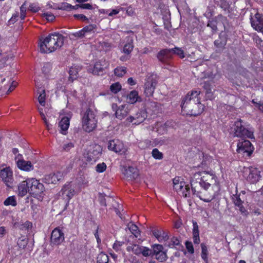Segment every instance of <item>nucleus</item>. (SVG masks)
Returning a JSON list of instances; mask_svg holds the SVG:
<instances>
[{
	"label": "nucleus",
	"instance_id": "1",
	"mask_svg": "<svg viewBox=\"0 0 263 263\" xmlns=\"http://www.w3.org/2000/svg\"><path fill=\"white\" fill-rule=\"evenodd\" d=\"M200 91L193 90L189 92L183 99L181 107L185 114L196 116L203 112L204 106L200 102Z\"/></svg>",
	"mask_w": 263,
	"mask_h": 263
},
{
	"label": "nucleus",
	"instance_id": "2",
	"mask_svg": "<svg viewBox=\"0 0 263 263\" xmlns=\"http://www.w3.org/2000/svg\"><path fill=\"white\" fill-rule=\"evenodd\" d=\"M217 177L208 172H198L194 174L190 181L192 191L197 195L201 192V190H208L213 184H216Z\"/></svg>",
	"mask_w": 263,
	"mask_h": 263
},
{
	"label": "nucleus",
	"instance_id": "3",
	"mask_svg": "<svg viewBox=\"0 0 263 263\" xmlns=\"http://www.w3.org/2000/svg\"><path fill=\"white\" fill-rule=\"evenodd\" d=\"M40 51L42 53H50L60 48L64 43V36L59 33L49 34L42 41L40 40Z\"/></svg>",
	"mask_w": 263,
	"mask_h": 263
},
{
	"label": "nucleus",
	"instance_id": "4",
	"mask_svg": "<svg viewBox=\"0 0 263 263\" xmlns=\"http://www.w3.org/2000/svg\"><path fill=\"white\" fill-rule=\"evenodd\" d=\"M249 126V125H246L242 120H237L232 127L234 136L240 138H253V130Z\"/></svg>",
	"mask_w": 263,
	"mask_h": 263
},
{
	"label": "nucleus",
	"instance_id": "5",
	"mask_svg": "<svg viewBox=\"0 0 263 263\" xmlns=\"http://www.w3.org/2000/svg\"><path fill=\"white\" fill-rule=\"evenodd\" d=\"M80 192V190L76 188V185L71 182L66 183L62 186L59 193V196L65 201V209L69 205L70 199Z\"/></svg>",
	"mask_w": 263,
	"mask_h": 263
},
{
	"label": "nucleus",
	"instance_id": "6",
	"mask_svg": "<svg viewBox=\"0 0 263 263\" xmlns=\"http://www.w3.org/2000/svg\"><path fill=\"white\" fill-rule=\"evenodd\" d=\"M83 128L86 132H92L96 127L97 120L94 112L89 108L87 109L82 118Z\"/></svg>",
	"mask_w": 263,
	"mask_h": 263
},
{
	"label": "nucleus",
	"instance_id": "7",
	"mask_svg": "<svg viewBox=\"0 0 263 263\" xmlns=\"http://www.w3.org/2000/svg\"><path fill=\"white\" fill-rule=\"evenodd\" d=\"M29 182H30L29 194L39 200L42 199L45 195V188L44 185L40 182L39 180L34 178H29Z\"/></svg>",
	"mask_w": 263,
	"mask_h": 263
},
{
	"label": "nucleus",
	"instance_id": "8",
	"mask_svg": "<svg viewBox=\"0 0 263 263\" xmlns=\"http://www.w3.org/2000/svg\"><path fill=\"white\" fill-rule=\"evenodd\" d=\"M173 182L174 190H175L179 195L184 197L190 196V187L189 185H186L184 181H181L179 178H175Z\"/></svg>",
	"mask_w": 263,
	"mask_h": 263
},
{
	"label": "nucleus",
	"instance_id": "9",
	"mask_svg": "<svg viewBox=\"0 0 263 263\" xmlns=\"http://www.w3.org/2000/svg\"><path fill=\"white\" fill-rule=\"evenodd\" d=\"M237 152L242 154L244 156L250 157L254 150L252 144L248 140L239 141L237 143Z\"/></svg>",
	"mask_w": 263,
	"mask_h": 263
},
{
	"label": "nucleus",
	"instance_id": "10",
	"mask_svg": "<svg viewBox=\"0 0 263 263\" xmlns=\"http://www.w3.org/2000/svg\"><path fill=\"white\" fill-rule=\"evenodd\" d=\"M111 108L113 111H115L116 118L120 120L124 119L129 112V109L125 104L118 106L117 104L112 103Z\"/></svg>",
	"mask_w": 263,
	"mask_h": 263
},
{
	"label": "nucleus",
	"instance_id": "11",
	"mask_svg": "<svg viewBox=\"0 0 263 263\" xmlns=\"http://www.w3.org/2000/svg\"><path fill=\"white\" fill-rule=\"evenodd\" d=\"M102 148L98 144H95L89 150L87 154V161L92 163L96 162L102 154Z\"/></svg>",
	"mask_w": 263,
	"mask_h": 263
},
{
	"label": "nucleus",
	"instance_id": "12",
	"mask_svg": "<svg viewBox=\"0 0 263 263\" xmlns=\"http://www.w3.org/2000/svg\"><path fill=\"white\" fill-rule=\"evenodd\" d=\"M0 176L2 180L8 187H11L13 182V173L9 167L1 171Z\"/></svg>",
	"mask_w": 263,
	"mask_h": 263
},
{
	"label": "nucleus",
	"instance_id": "13",
	"mask_svg": "<svg viewBox=\"0 0 263 263\" xmlns=\"http://www.w3.org/2000/svg\"><path fill=\"white\" fill-rule=\"evenodd\" d=\"M107 147L108 149L120 154H124L125 152L123 144L118 139L109 140L108 142Z\"/></svg>",
	"mask_w": 263,
	"mask_h": 263
},
{
	"label": "nucleus",
	"instance_id": "14",
	"mask_svg": "<svg viewBox=\"0 0 263 263\" xmlns=\"http://www.w3.org/2000/svg\"><path fill=\"white\" fill-rule=\"evenodd\" d=\"M157 84V80L153 78H148L144 84V93L146 97L153 96L156 86Z\"/></svg>",
	"mask_w": 263,
	"mask_h": 263
},
{
	"label": "nucleus",
	"instance_id": "15",
	"mask_svg": "<svg viewBox=\"0 0 263 263\" xmlns=\"http://www.w3.org/2000/svg\"><path fill=\"white\" fill-rule=\"evenodd\" d=\"M64 240V234L59 228H55L51 233V242L52 244L58 245Z\"/></svg>",
	"mask_w": 263,
	"mask_h": 263
},
{
	"label": "nucleus",
	"instance_id": "16",
	"mask_svg": "<svg viewBox=\"0 0 263 263\" xmlns=\"http://www.w3.org/2000/svg\"><path fill=\"white\" fill-rule=\"evenodd\" d=\"M63 178V174L60 172L45 175L42 179L43 182L47 184H57Z\"/></svg>",
	"mask_w": 263,
	"mask_h": 263
},
{
	"label": "nucleus",
	"instance_id": "17",
	"mask_svg": "<svg viewBox=\"0 0 263 263\" xmlns=\"http://www.w3.org/2000/svg\"><path fill=\"white\" fill-rule=\"evenodd\" d=\"M109 66L108 61L105 59H101L99 61L97 62L93 67L92 73L94 74H102L104 70Z\"/></svg>",
	"mask_w": 263,
	"mask_h": 263
},
{
	"label": "nucleus",
	"instance_id": "18",
	"mask_svg": "<svg viewBox=\"0 0 263 263\" xmlns=\"http://www.w3.org/2000/svg\"><path fill=\"white\" fill-rule=\"evenodd\" d=\"M171 51L170 49L161 50L157 55L159 61L163 64H167L172 58Z\"/></svg>",
	"mask_w": 263,
	"mask_h": 263
},
{
	"label": "nucleus",
	"instance_id": "19",
	"mask_svg": "<svg viewBox=\"0 0 263 263\" xmlns=\"http://www.w3.org/2000/svg\"><path fill=\"white\" fill-rule=\"evenodd\" d=\"M249 174L247 177V180L250 183H255L260 178V171L257 168L253 167L249 168Z\"/></svg>",
	"mask_w": 263,
	"mask_h": 263
},
{
	"label": "nucleus",
	"instance_id": "20",
	"mask_svg": "<svg viewBox=\"0 0 263 263\" xmlns=\"http://www.w3.org/2000/svg\"><path fill=\"white\" fill-rule=\"evenodd\" d=\"M123 174L128 180H134L138 177L139 172L136 168L129 166L124 170Z\"/></svg>",
	"mask_w": 263,
	"mask_h": 263
},
{
	"label": "nucleus",
	"instance_id": "21",
	"mask_svg": "<svg viewBox=\"0 0 263 263\" xmlns=\"http://www.w3.org/2000/svg\"><path fill=\"white\" fill-rule=\"evenodd\" d=\"M29 179H27L21 182L18 185V195L19 196L23 197L25 196L28 192L29 193V186L30 182H29Z\"/></svg>",
	"mask_w": 263,
	"mask_h": 263
},
{
	"label": "nucleus",
	"instance_id": "22",
	"mask_svg": "<svg viewBox=\"0 0 263 263\" xmlns=\"http://www.w3.org/2000/svg\"><path fill=\"white\" fill-rule=\"evenodd\" d=\"M203 87L205 90V97L206 100H212L215 98V96L212 91V84L210 81L204 82Z\"/></svg>",
	"mask_w": 263,
	"mask_h": 263
},
{
	"label": "nucleus",
	"instance_id": "23",
	"mask_svg": "<svg viewBox=\"0 0 263 263\" xmlns=\"http://www.w3.org/2000/svg\"><path fill=\"white\" fill-rule=\"evenodd\" d=\"M70 119L68 117H64L59 123L60 128V132L63 135H66L67 130L69 126Z\"/></svg>",
	"mask_w": 263,
	"mask_h": 263
},
{
	"label": "nucleus",
	"instance_id": "24",
	"mask_svg": "<svg viewBox=\"0 0 263 263\" xmlns=\"http://www.w3.org/2000/svg\"><path fill=\"white\" fill-rule=\"evenodd\" d=\"M126 102L129 104H134L137 102H140L141 98L138 96V93L136 90L131 91L126 96Z\"/></svg>",
	"mask_w": 263,
	"mask_h": 263
},
{
	"label": "nucleus",
	"instance_id": "25",
	"mask_svg": "<svg viewBox=\"0 0 263 263\" xmlns=\"http://www.w3.org/2000/svg\"><path fill=\"white\" fill-rule=\"evenodd\" d=\"M17 166L22 170L29 171L33 169V166L30 161L25 160H19L17 162Z\"/></svg>",
	"mask_w": 263,
	"mask_h": 263
},
{
	"label": "nucleus",
	"instance_id": "26",
	"mask_svg": "<svg viewBox=\"0 0 263 263\" xmlns=\"http://www.w3.org/2000/svg\"><path fill=\"white\" fill-rule=\"evenodd\" d=\"M134 48L133 39L132 37H128L127 39L126 43L124 45L123 48V52L126 54H129L133 51Z\"/></svg>",
	"mask_w": 263,
	"mask_h": 263
},
{
	"label": "nucleus",
	"instance_id": "27",
	"mask_svg": "<svg viewBox=\"0 0 263 263\" xmlns=\"http://www.w3.org/2000/svg\"><path fill=\"white\" fill-rule=\"evenodd\" d=\"M215 3L218 6H219L224 11L228 13L230 12V8L231 4L229 0H214Z\"/></svg>",
	"mask_w": 263,
	"mask_h": 263
},
{
	"label": "nucleus",
	"instance_id": "28",
	"mask_svg": "<svg viewBox=\"0 0 263 263\" xmlns=\"http://www.w3.org/2000/svg\"><path fill=\"white\" fill-rule=\"evenodd\" d=\"M146 117V112L144 110H140L135 115V122H134V124H139L143 122Z\"/></svg>",
	"mask_w": 263,
	"mask_h": 263
},
{
	"label": "nucleus",
	"instance_id": "29",
	"mask_svg": "<svg viewBox=\"0 0 263 263\" xmlns=\"http://www.w3.org/2000/svg\"><path fill=\"white\" fill-rule=\"evenodd\" d=\"M226 41L222 40L220 39L216 40L214 41V45L216 47V52H221L225 48L226 45Z\"/></svg>",
	"mask_w": 263,
	"mask_h": 263
},
{
	"label": "nucleus",
	"instance_id": "30",
	"mask_svg": "<svg viewBox=\"0 0 263 263\" xmlns=\"http://www.w3.org/2000/svg\"><path fill=\"white\" fill-rule=\"evenodd\" d=\"M236 192L235 195H233L232 200L235 206L240 205V204L243 203L245 197H241V194H238L237 190H236Z\"/></svg>",
	"mask_w": 263,
	"mask_h": 263
},
{
	"label": "nucleus",
	"instance_id": "31",
	"mask_svg": "<svg viewBox=\"0 0 263 263\" xmlns=\"http://www.w3.org/2000/svg\"><path fill=\"white\" fill-rule=\"evenodd\" d=\"M78 68L77 66L71 67L69 70V81L72 82L77 79L78 74Z\"/></svg>",
	"mask_w": 263,
	"mask_h": 263
},
{
	"label": "nucleus",
	"instance_id": "32",
	"mask_svg": "<svg viewBox=\"0 0 263 263\" xmlns=\"http://www.w3.org/2000/svg\"><path fill=\"white\" fill-rule=\"evenodd\" d=\"M128 228L130 232L135 237L138 238L140 235V231L138 227L133 223H130L128 224Z\"/></svg>",
	"mask_w": 263,
	"mask_h": 263
},
{
	"label": "nucleus",
	"instance_id": "33",
	"mask_svg": "<svg viewBox=\"0 0 263 263\" xmlns=\"http://www.w3.org/2000/svg\"><path fill=\"white\" fill-rule=\"evenodd\" d=\"M167 126V123L164 124L157 123L155 127V128L157 129L156 132L159 134L163 135L166 133Z\"/></svg>",
	"mask_w": 263,
	"mask_h": 263
},
{
	"label": "nucleus",
	"instance_id": "34",
	"mask_svg": "<svg viewBox=\"0 0 263 263\" xmlns=\"http://www.w3.org/2000/svg\"><path fill=\"white\" fill-rule=\"evenodd\" d=\"M108 261L109 257L106 254L101 252L98 254L97 258V263H108Z\"/></svg>",
	"mask_w": 263,
	"mask_h": 263
},
{
	"label": "nucleus",
	"instance_id": "35",
	"mask_svg": "<svg viewBox=\"0 0 263 263\" xmlns=\"http://www.w3.org/2000/svg\"><path fill=\"white\" fill-rule=\"evenodd\" d=\"M170 50H172L171 54L172 56L173 54H177L180 58L183 59L184 58V53L183 50L181 48L178 47H175L174 48L170 49Z\"/></svg>",
	"mask_w": 263,
	"mask_h": 263
},
{
	"label": "nucleus",
	"instance_id": "36",
	"mask_svg": "<svg viewBox=\"0 0 263 263\" xmlns=\"http://www.w3.org/2000/svg\"><path fill=\"white\" fill-rule=\"evenodd\" d=\"M201 256L202 258L207 263L208 262V251L207 249V247L206 245L202 243L201 244Z\"/></svg>",
	"mask_w": 263,
	"mask_h": 263
},
{
	"label": "nucleus",
	"instance_id": "37",
	"mask_svg": "<svg viewBox=\"0 0 263 263\" xmlns=\"http://www.w3.org/2000/svg\"><path fill=\"white\" fill-rule=\"evenodd\" d=\"M96 26L95 25H89L84 27L82 30L84 33L85 36L88 34L93 33V30L96 28Z\"/></svg>",
	"mask_w": 263,
	"mask_h": 263
},
{
	"label": "nucleus",
	"instance_id": "38",
	"mask_svg": "<svg viewBox=\"0 0 263 263\" xmlns=\"http://www.w3.org/2000/svg\"><path fill=\"white\" fill-rule=\"evenodd\" d=\"M126 72V68L124 67H118L114 70V73L116 76L122 77Z\"/></svg>",
	"mask_w": 263,
	"mask_h": 263
},
{
	"label": "nucleus",
	"instance_id": "39",
	"mask_svg": "<svg viewBox=\"0 0 263 263\" xmlns=\"http://www.w3.org/2000/svg\"><path fill=\"white\" fill-rule=\"evenodd\" d=\"M4 204L5 205L15 206L17 204V202L14 196H10L5 200Z\"/></svg>",
	"mask_w": 263,
	"mask_h": 263
},
{
	"label": "nucleus",
	"instance_id": "40",
	"mask_svg": "<svg viewBox=\"0 0 263 263\" xmlns=\"http://www.w3.org/2000/svg\"><path fill=\"white\" fill-rule=\"evenodd\" d=\"M153 249L152 256L163 252V247L161 245L155 244L153 246Z\"/></svg>",
	"mask_w": 263,
	"mask_h": 263
},
{
	"label": "nucleus",
	"instance_id": "41",
	"mask_svg": "<svg viewBox=\"0 0 263 263\" xmlns=\"http://www.w3.org/2000/svg\"><path fill=\"white\" fill-rule=\"evenodd\" d=\"M152 155L155 159L161 160L163 158V154L156 148L153 149Z\"/></svg>",
	"mask_w": 263,
	"mask_h": 263
},
{
	"label": "nucleus",
	"instance_id": "42",
	"mask_svg": "<svg viewBox=\"0 0 263 263\" xmlns=\"http://www.w3.org/2000/svg\"><path fill=\"white\" fill-rule=\"evenodd\" d=\"M155 255L156 258L160 262H163L167 259L166 253L164 251Z\"/></svg>",
	"mask_w": 263,
	"mask_h": 263
},
{
	"label": "nucleus",
	"instance_id": "43",
	"mask_svg": "<svg viewBox=\"0 0 263 263\" xmlns=\"http://www.w3.org/2000/svg\"><path fill=\"white\" fill-rule=\"evenodd\" d=\"M143 246H140L138 245H133L132 246V251L135 254L139 255L141 253Z\"/></svg>",
	"mask_w": 263,
	"mask_h": 263
},
{
	"label": "nucleus",
	"instance_id": "44",
	"mask_svg": "<svg viewBox=\"0 0 263 263\" xmlns=\"http://www.w3.org/2000/svg\"><path fill=\"white\" fill-rule=\"evenodd\" d=\"M180 245V240L177 237H173L171 238L170 242L167 245L170 248L178 246Z\"/></svg>",
	"mask_w": 263,
	"mask_h": 263
},
{
	"label": "nucleus",
	"instance_id": "45",
	"mask_svg": "<svg viewBox=\"0 0 263 263\" xmlns=\"http://www.w3.org/2000/svg\"><path fill=\"white\" fill-rule=\"evenodd\" d=\"M121 89V85L118 82L112 84L110 87V91L114 93H117Z\"/></svg>",
	"mask_w": 263,
	"mask_h": 263
},
{
	"label": "nucleus",
	"instance_id": "46",
	"mask_svg": "<svg viewBox=\"0 0 263 263\" xmlns=\"http://www.w3.org/2000/svg\"><path fill=\"white\" fill-rule=\"evenodd\" d=\"M84 36H85L83 32L82 31V30H81L78 32L70 33L69 34V37L71 39H74L75 38H76V39L82 38Z\"/></svg>",
	"mask_w": 263,
	"mask_h": 263
},
{
	"label": "nucleus",
	"instance_id": "47",
	"mask_svg": "<svg viewBox=\"0 0 263 263\" xmlns=\"http://www.w3.org/2000/svg\"><path fill=\"white\" fill-rule=\"evenodd\" d=\"M28 244V240L24 237L20 238L17 240V245L20 248L24 249Z\"/></svg>",
	"mask_w": 263,
	"mask_h": 263
},
{
	"label": "nucleus",
	"instance_id": "48",
	"mask_svg": "<svg viewBox=\"0 0 263 263\" xmlns=\"http://www.w3.org/2000/svg\"><path fill=\"white\" fill-rule=\"evenodd\" d=\"M45 90H43L42 92L40 94L38 97V101L40 104L43 106L45 105Z\"/></svg>",
	"mask_w": 263,
	"mask_h": 263
},
{
	"label": "nucleus",
	"instance_id": "49",
	"mask_svg": "<svg viewBox=\"0 0 263 263\" xmlns=\"http://www.w3.org/2000/svg\"><path fill=\"white\" fill-rule=\"evenodd\" d=\"M106 169V165L104 162L99 163L96 167V171L98 173H103Z\"/></svg>",
	"mask_w": 263,
	"mask_h": 263
},
{
	"label": "nucleus",
	"instance_id": "50",
	"mask_svg": "<svg viewBox=\"0 0 263 263\" xmlns=\"http://www.w3.org/2000/svg\"><path fill=\"white\" fill-rule=\"evenodd\" d=\"M71 7V4L67 3H62L59 5L57 9L59 10H63L66 11H70Z\"/></svg>",
	"mask_w": 263,
	"mask_h": 263
},
{
	"label": "nucleus",
	"instance_id": "51",
	"mask_svg": "<svg viewBox=\"0 0 263 263\" xmlns=\"http://www.w3.org/2000/svg\"><path fill=\"white\" fill-rule=\"evenodd\" d=\"M141 252H142L141 254H142L143 256L145 257H147L150 255H152V251L146 247L143 246V248L142 249Z\"/></svg>",
	"mask_w": 263,
	"mask_h": 263
},
{
	"label": "nucleus",
	"instance_id": "52",
	"mask_svg": "<svg viewBox=\"0 0 263 263\" xmlns=\"http://www.w3.org/2000/svg\"><path fill=\"white\" fill-rule=\"evenodd\" d=\"M32 223L29 221H26L24 223L21 224L20 228L22 230H29L32 228Z\"/></svg>",
	"mask_w": 263,
	"mask_h": 263
},
{
	"label": "nucleus",
	"instance_id": "53",
	"mask_svg": "<svg viewBox=\"0 0 263 263\" xmlns=\"http://www.w3.org/2000/svg\"><path fill=\"white\" fill-rule=\"evenodd\" d=\"M185 247H186V248L187 250V251L191 253V254H193L194 252V247H193V244L190 241H186L185 242Z\"/></svg>",
	"mask_w": 263,
	"mask_h": 263
},
{
	"label": "nucleus",
	"instance_id": "54",
	"mask_svg": "<svg viewBox=\"0 0 263 263\" xmlns=\"http://www.w3.org/2000/svg\"><path fill=\"white\" fill-rule=\"evenodd\" d=\"M105 195L104 193H100L99 196V200L100 204L104 206H106V199L105 198Z\"/></svg>",
	"mask_w": 263,
	"mask_h": 263
},
{
	"label": "nucleus",
	"instance_id": "55",
	"mask_svg": "<svg viewBox=\"0 0 263 263\" xmlns=\"http://www.w3.org/2000/svg\"><path fill=\"white\" fill-rule=\"evenodd\" d=\"M74 147V144L72 142H69L63 144L62 149L63 150L68 152L70 149Z\"/></svg>",
	"mask_w": 263,
	"mask_h": 263
},
{
	"label": "nucleus",
	"instance_id": "56",
	"mask_svg": "<svg viewBox=\"0 0 263 263\" xmlns=\"http://www.w3.org/2000/svg\"><path fill=\"white\" fill-rule=\"evenodd\" d=\"M29 10L33 12H37L40 10V7L35 4H31L29 6Z\"/></svg>",
	"mask_w": 263,
	"mask_h": 263
},
{
	"label": "nucleus",
	"instance_id": "57",
	"mask_svg": "<svg viewBox=\"0 0 263 263\" xmlns=\"http://www.w3.org/2000/svg\"><path fill=\"white\" fill-rule=\"evenodd\" d=\"M193 234H199V227L196 221L193 220Z\"/></svg>",
	"mask_w": 263,
	"mask_h": 263
},
{
	"label": "nucleus",
	"instance_id": "58",
	"mask_svg": "<svg viewBox=\"0 0 263 263\" xmlns=\"http://www.w3.org/2000/svg\"><path fill=\"white\" fill-rule=\"evenodd\" d=\"M18 14H13L12 17L8 21V25H11L12 24H13L17 21V18L18 17Z\"/></svg>",
	"mask_w": 263,
	"mask_h": 263
},
{
	"label": "nucleus",
	"instance_id": "59",
	"mask_svg": "<svg viewBox=\"0 0 263 263\" xmlns=\"http://www.w3.org/2000/svg\"><path fill=\"white\" fill-rule=\"evenodd\" d=\"M162 230L160 229V230H158V229H154L153 230H152V233H153V235L157 238V239L159 241L160 240V234L161 233H162V231H161Z\"/></svg>",
	"mask_w": 263,
	"mask_h": 263
},
{
	"label": "nucleus",
	"instance_id": "60",
	"mask_svg": "<svg viewBox=\"0 0 263 263\" xmlns=\"http://www.w3.org/2000/svg\"><path fill=\"white\" fill-rule=\"evenodd\" d=\"M207 26L210 27L214 31H216L217 29L216 22L214 21H209Z\"/></svg>",
	"mask_w": 263,
	"mask_h": 263
},
{
	"label": "nucleus",
	"instance_id": "61",
	"mask_svg": "<svg viewBox=\"0 0 263 263\" xmlns=\"http://www.w3.org/2000/svg\"><path fill=\"white\" fill-rule=\"evenodd\" d=\"M161 231H162V233H161V234H160L159 241H162L163 240H166V239H167L168 238V236L167 232H165L163 230H162Z\"/></svg>",
	"mask_w": 263,
	"mask_h": 263
},
{
	"label": "nucleus",
	"instance_id": "62",
	"mask_svg": "<svg viewBox=\"0 0 263 263\" xmlns=\"http://www.w3.org/2000/svg\"><path fill=\"white\" fill-rule=\"evenodd\" d=\"M236 206L239 208V210L243 215L247 216L248 214V212L246 210L242 204H240V205H236Z\"/></svg>",
	"mask_w": 263,
	"mask_h": 263
},
{
	"label": "nucleus",
	"instance_id": "63",
	"mask_svg": "<svg viewBox=\"0 0 263 263\" xmlns=\"http://www.w3.org/2000/svg\"><path fill=\"white\" fill-rule=\"evenodd\" d=\"M43 15L46 17L48 21H52L55 18L54 16L51 13H44Z\"/></svg>",
	"mask_w": 263,
	"mask_h": 263
},
{
	"label": "nucleus",
	"instance_id": "64",
	"mask_svg": "<svg viewBox=\"0 0 263 263\" xmlns=\"http://www.w3.org/2000/svg\"><path fill=\"white\" fill-rule=\"evenodd\" d=\"M16 85H17V83L14 81H12L11 82V85L9 86V87L7 91V94H9L10 92L12 91L15 89Z\"/></svg>",
	"mask_w": 263,
	"mask_h": 263
}]
</instances>
